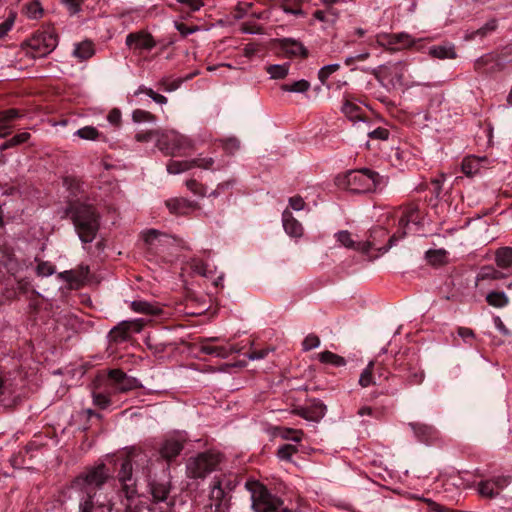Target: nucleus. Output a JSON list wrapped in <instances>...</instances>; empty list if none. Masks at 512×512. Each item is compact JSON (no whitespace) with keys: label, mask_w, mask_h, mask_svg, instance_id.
Here are the masks:
<instances>
[{"label":"nucleus","mask_w":512,"mask_h":512,"mask_svg":"<svg viewBox=\"0 0 512 512\" xmlns=\"http://www.w3.org/2000/svg\"><path fill=\"white\" fill-rule=\"evenodd\" d=\"M109 478L110 473L105 464H99L87 468L73 480L72 487L83 494L79 504V512L112 511L113 502L100 492Z\"/></svg>","instance_id":"f257e3e1"},{"label":"nucleus","mask_w":512,"mask_h":512,"mask_svg":"<svg viewBox=\"0 0 512 512\" xmlns=\"http://www.w3.org/2000/svg\"><path fill=\"white\" fill-rule=\"evenodd\" d=\"M382 177L368 168L351 170L344 176L338 177V185L353 193H368L375 191Z\"/></svg>","instance_id":"f03ea898"},{"label":"nucleus","mask_w":512,"mask_h":512,"mask_svg":"<svg viewBox=\"0 0 512 512\" xmlns=\"http://www.w3.org/2000/svg\"><path fill=\"white\" fill-rule=\"evenodd\" d=\"M70 211L81 241L84 243L92 242L99 228L98 216L94 208L86 204H76L71 207Z\"/></svg>","instance_id":"7ed1b4c3"},{"label":"nucleus","mask_w":512,"mask_h":512,"mask_svg":"<svg viewBox=\"0 0 512 512\" xmlns=\"http://www.w3.org/2000/svg\"><path fill=\"white\" fill-rule=\"evenodd\" d=\"M245 486L251 494L252 508L255 512H292L284 507L283 502L272 496L258 481L248 480Z\"/></svg>","instance_id":"20e7f679"},{"label":"nucleus","mask_w":512,"mask_h":512,"mask_svg":"<svg viewBox=\"0 0 512 512\" xmlns=\"http://www.w3.org/2000/svg\"><path fill=\"white\" fill-rule=\"evenodd\" d=\"M156 146L170 156L185 155L195 150V143L192 139L173 130L162 133Z\"/></svg>","instance_id":"39448f33"},{"label":"nucleus","mask_w":512,"mask_h":512,"mask_svg":"<svg viewBox=\"0 0 512 512\" xmlns=\"http://www.w3.org/2000/svg\"><path fill=\"white\" fill-rule=\"evenodd\" d=\"M57 35L52 30L33 34L31 38L22 43L21 48L31 57H43L52 52L57 46Z\"/></svg>","instance_id":"423d86ee"},{"label":"nucleus","mask_w":512,"mask_h":512,"mask_svg":"<svg viewBox=\"0 0 512 512\" xmlns=\"http://www.w3.org/2000/svg\"><path fill=\"white\" fill-rule=\"evenodd\" d=\"M221 462V454L216 452H204L191 457L186 464L188 477L194 479L205 478L214 471Z\"/></svg>","instance_id":"0eeeda50"},{"label":"nucleus","mask_w":512,"mask_h":512,"mask_svg":"<svg viewBox=\"0 0 512 512\" xmlns=\"http://www.w3.org/2000/svg\"><path fill=\"white\" fill-rule=\"evenodd\" d=\"M406 64L404 62L381 65L371 71L379 83L388 89H398L404 86V74Z\"/></svg>","instance_id":"6e6552de"},{"label":"nucleus","mask_w":512,"mask_h":512,"mask_svg":"<svg viewBox=\"0 0 512 512\" xmlns=\"http://www.w3.org/2000/svg\"><path fill=\"white\" fill-rule=\"evenodd\" d=\"M108 386L115 392L125 393L139 387L136 378L128 376L120 369H112L107 374Z\"/></svg>","instance_id":"1a4fd4ad"},{"label":"nucleus","mask_w":512,"mask_h":512,"mask_svg":"<svg viewBox=\"0 0 512 512\" xmlns=\"http://www.w3.org/2000/svg\"><path fill=\"white\" fill-rule=\"evenodd\" d=\"M230 499L222 488L220 480H215L210 491V504L205 512H229Z\"/></svg>","instance_id":"9d476101"},{"label":"nucleus","mask_w":512,"mask_h":512,"mask_svg":"<svg viewBox=\"0 0 512 512\" xmlns=\"http://www.w3.org/2000/svg\"><path fill=\"white\" fill-rule=\"evenodd\" d=\"M376 43L380 47L390 50H400L414 45V41L409 34H379L376 37Z\"/></svg>","instance_id":"9b49d317"},{"label":"nucleus","mask_w":512,"mask_h":512,"mask_svg":"<svg viewBox=\"0 0 512 512\" xmlns=\"http://www.w3.org/2000/svg\"><path fill=\"white\" fill-rule=\"evenodd\" d=\"M118 480L121 484V491L127 499L133 498L136 493V483L132 476V463L131 459H125L118 473Z\"/></svg>","instance_id":"f8f14e48"},{"label":"nucleus","mask_w":512,"mask_h":512,"mask_svg":"<svg viewBox=\"0 0 512 512\" xmlns=\"http://www.w3.org/2000/svg\"><path fill=\"white\" fill-rule=\"evenodd\" d=\"M126 45L134 49L151 50L156 42L150 33L139 31L127 35Z\"/></svg>","instance_id":"ddd939ff"},{"label":"nucleus","mask_w":512,"mask_h":512,"mask_svg":"<svg viewBox=\"0 0 512 512\" xmlns=\"http://www.w3.org/2000/svg\"><path fill=\"white\" fill-rule=\"evenodd\" d=\"M144 241L150 251H159L161 248L170 245L171 238L158 230L151 229L144 233Z\"/></svg>","instance_id":"4468645a"},{"label":"nucleus","mask_w":512,"mask_h":512,"mask_svg":"<svg viewBox=\"0 0 512 512\" xmlns=\"http://www.w3.org/2000/svg\"><path fill=\"white\" fill-rule=\"evenodd\" d=\"M166 206L175 215H187L190 211L200 208L197 202L189 201L185 198L169 199L166 201Z\"/></svg>","instance_id":"2eb2a0df"},{"label":"nucleus","mask_w":512,"mask_h":512,"mask_svg":"<svg viewBox=\"0 0 512 512\" xmlns=\"http://www.w3.org/2000/svg\"><path fill=\"white\" fill-rule=\"evenodd\" d=\"M428 54L432 58H436L439 60L455 59L457 57L455 47L453 44H450V43L434 45L429 48Z\"/></svg>","instance_id":"dca6fc26"},{"label":"nucleus","mask_w":512,"mask_h":512,"mask_svg":"<svg viewBox=\"0 0 512 512\" xmlns=\"http://www.w3.org/2000/svg\"><path fill=\"white\" fill-rule=\"evenodd\" d=\"M283 227L286 233L292 237H301L303 234V227L301 223L296 220L288 210L283 212Z\"/></svg>","instance_id":"f3484780"},{"label":"nucleus","mask_w":512,"mask_h":512,"mask_svg":"<svg viewBox=\"0 0 512 512\" xmlns=\"http://www.w3.org/2000/svg\"><path fill=\"white\" fill-rule=\"evenodd\" d=\"M183 449V444L175 439L166 440L161 448L160 454L167 461H171L175 457H177Z\"/></svg>","instance_id":"a211bd4d"},{"label":"nucleus","mask_w":512,"mask_h":512,"mask_svg":"<svg viewBox=\"0 0 512 512\" xmlns=\"http://www.w3.org/2000/svg\"><path fill=\"white\" fill-rule=\"evenodd\" d=\"M484 162H487L486 157L468 156L464 158L461 168L465 175L473 176L479 172Z\"/></svg>","instance_id":"6ab92c4d"},{"label":"nucleus","mask_w":512,"mask_h":512,"mask_svg":"<svg viewBox=\"0 0 512 512\" xmlns=\"http://www.w3.org/2000/svg\"><path fill=\"white\" fill-rule=\"evenodd\" d=\"M201 352L209 355H216L217 357L226 358L232 353H238L240 351L236 346H211L208 344H202L200 347Z\"/></svg>","instance_id":"aec40b11"},{"label":"nucleus","mask_w":512,"mask_h":512,"mask_svg":"<svg viewBox=\"0 0 512 512\" xmlns=\"http://www.w3.org/2000/svg\"><path fill=\"white\" fill-rule=\"evenodd\" d=\"M130 330L128 329V321H122L109 332V340L114 343H121L130 337Z\"/></svg>","instance_id":"412c9836"},{"label":"nucleus","mask_w":512,"mask_h":512,"mask_svg":"<svg viewBox=\"0 0 512 512\" xmlns=\"http://www.w3.org/2000/svg\"><path fill=\"white\" fill-rule=\"evenodd\" d=\"M131 309L136 313L158 315L162 309L158 305L143 300H135L131 303Z\"/></svg>","instance_id":"4be33fe9"},{"label":"nucleus","mask_w":512,"mask_h":512,"mask_svg":"<svg viewBox=\"0 0 512 512\" xmlns=\"http://www.w3.org/2000/svg\"><path fill=\"white\" fill-rule=\"evenodd\" d=\"M151 494L155 503L162 504L169 494V485L167 483L154 482L150 485Z\"/></svg>","instance_id":"5701e85b"},{"label":"nucleus","mask_w":512,"mask_h":512,"mask_svg":"<svg viewBox=\"0 0 512 512\" xmlns=\"http://www.w3.org/2000/svg\"><path fill=\"white\" fill-rule=\"evenodd\" d=\"M409 223V220H407L403 215L400 216L397 232L390 237L388 241V247L381 249L383 252L388 251V249L391 248L398 239L404 238L406 236V228Z\"/></svg>","instance_id":"b1692460"},{"label":"nucleus","mask_w":512,"mask_h":512,"mask_svg":"<svg viewBox=\"0 0 512 512\" xmlns=\"http://www.w3.org/2000/svg\"><path fill=\"white\" fill-rule=\"evenodd\" d=\"M495 261L498 267L508 268L512 264V248L502 247L495 253Z\"/></svg>","instance_id":"393cba45"},{"label":"nucleus","mask_w":512,"mask_h":512,"mask_svg":"<svg viewBox=\"0 0 512 512\" xmlns=\"http://www.w3.org/2000/svg\"><path fill=\"white\" fill-rule=\"evenodd\" d=\"M23 13L30 19H39L43 16V8L39 1L31 0L23 5Z\"/></svg>","instance_id":"a878e982"},{"label":"nucleus","mask_w":512,"mask_h":512,"mask_svg":"<svg viewBox=\"0 0 512 512\" xmlns=\"http://www.w3.org/2000/svg\"><path fill=\"white\" fill-rule=\"evenodd\" d=\"M319 361L325 364H331L335 367H341L346 364V360L333 352L324 351L318 354Z\"/></svg>","instance_id":"bb28decb"},{"label":"nucleus","mask_w":512,"mask_h":512,"mask_svg":"<svg viewBox=\"0 0 512 512\" xmlns=\"http://www.w3.org/2000/svg\"><path fill=\"white\" fill-rule=\"evenodd\" d=\"M73 54L80 60L89 59L94 55V47L92 42L83 41L76 45Z\"/></svg>","instance_id":"cd10ccee"},{"label":"nucleus","mask_w":512,"mask_h":512,"mask_svg":"<svg viewBox=\"0 0 512 512\" xmlns=\"http://www.w3.org/2000/svg\"><path fill=\"white\" fill-rule=\"evenodd\" d=\"M284 49H285L286 53L293 55V56L307 57V55H308V51L302 45V43L297 42L295 40H286L284 43Z\"/></svg>","instance_id":"c85d7f7f"},{"label":"nucleus","mask_w":512,"mask_h":512,"mask_svg":"<svg viewBox=\"0 0 512 512\" xmlns=\"http://www.w3.org/2000/svg\"><path fill=\"white\" fill-rule=\"evenodd\" d=\"M486 301L493 307L501 308L506 306L509 300L504 292L493 291L486 296Z\"/></svg>","instance_id":"c756f323"},{"label":"nucleus","mask_w":512,"mask_h":512,"mask_svg":"<svg viewBox=\"0 0 512 512\" xmlns=\"http://www.w3.org/2000/svg\"><path fill=\"white\" fill-rule=\"evenodd\" d=\"M426 259L432 265H442L446 262L447 252L444 249L428 250L426 252Z\"/></svg>","instance_id":"7c9ffc66"},{"label":"nucleus","mask_w":512,"mask_h":512,"mask_svg":"<svg viewBox=\"0 0 512 512\" xmlns=\"http://www.w3.org/2000/svg\"><path fill=\"white\" fill-rule=\"evenodd\" d=\"M402 214L410 223H419L420 220V212L419 207L416 204H409L400 208Z\"/></svg>","instance_id":"2f4dec72"},{"label":"nucleus","mask_w":512,"mask_h":512,"mask_svg":"<svg viewBox=\"0 0 512 512\" xmlns=\"http://www.w3.org/2000/svg\"><path fill=\"white\" fill-rule=\"evenodd\" d=\"M192 169L191 160L184 161H170L167 164V171L170 174H179Z\"/></svg>","instance_id":"473e14b6"},{"label":"nucleus","mask_w":512,"mask_h":512,"mask_svg":"<svg viewBox=\"0 0 512 512\" xmlns=\"http://www.w3.org/2000/svg\"><path fill=\"white\" fill-rule=\"evenodd\" d=\"M289 65H269L266 67V72L272 79H284L288 75Z\"/></svg>","instance_id":"72a5a7b5"},{"label":"nucleus","mask_w":512,"mask_h":512,"mask_svg":"<svg viewBox=\"0 0 512 512\" xmlns=\"http://www.w3.org/2000/svg\"><path fill=\"white\" fill-rule=\"evenodd\" d=\"M310 88V83L307 80H299L292 84H283L281 89L285 92L304 93Z\"/></svg>","instance_id":"f704fd0d"},{"label":"nucleus","mask_w":512,"mask_h":512,"mask_svg":"<svg viewBox=\"0 0 512 512\" xmlns=\"http://www.w3.org/2000/svg\"><path fill=\"white\" fill-rule=\"evenodd\" d=\"M75 135H77L79 138H81L83 140L95 141L100 138L101 134L95 127L85 126L83 128L78 129L75 132Z\"/></svg>","instance_id":"c9c22d12"},{"label":"nucleus","mask_w":512,"mask_h":512,"mask_svg":"<svg viewBox=\"0 0 512 512\" xmlns=\"http://www.w3.org/2000/svg\"><path fill=\"white\" fill-rule=\"evenodd\" d=\"M337 242L348 249H354L356 241L353 240L352 234L347 230H341L335 233Z\"/></svg>","instance_id":"e433bc0d"},{"label":"nucleus","mask_w":512,"mask_h":512,"mask_svg":"<svg viewBox=\"0 0 512 512\" xmlns=\"http://www.w3.org/2000/svg\"><path fill=\"white\" fill-rule=\"evenodd\" d=\"M478 491L481 496L487 497V498H494L496 497L499 492L496 491L495 486L493 485V482L490 480L482 481L479 483Z\"/></svg>","instance_id":"4c0bfd02"},{"label":"nucleus","mask_w":512,"mask_h":512,"mask_svg":"<svg viewBox=\"0 0 512 512\" xmlns=\"http://www.w3.org/2000/svg\"><path fill=\"white\" fill-rule=\"evenodd\" d=\"M306 409L308 411V415L313 417L317 415V422L322 419L326 413V406L319 400L313 401L310 406L306 407Z\"/></svg>","instance_id":"58836bf2"},{"label":"nucleus","mask_w":512,"mask_h":512,"mask_svg":"<svg viewBox=\"0 0 512 512\" xmlns=\"http://www.w3.org/2000/svg\"><path fill=\"white\" fill-rule=\"evenodd\" d=\"M165 133V131L161 130H148L145 132H139L135 135V139L138 142H149L153 139L156 140V143L158 142V139L161 138V134Z\"/></svg>","instance_id":"ea45409f"},{"label":"nucleus","mask_w":512,"mask_h":512,"mask_svg":"<svg viewBox=\"0 0 512 512\" xmlns=\"http://www.w3.org/2000/svg\"><path fill=\"white\" fill-rule=\"evenodd\" d=\"M298 449L296 446L291 444H285L278 448L277 450V456L281 460L290 461L292 456L297 453Z\"/></svg>","instance_id":"a19ab883"},{"label":"nucleus","mask_w":512,"mask_h":512,"mask_svg":"<svg viewBox=\"0 0 512 512\" xmlns=\"http://www.w3.org/2000/svg\"><path fill=\"white\" fill-rule=\"evenodd\" d=\"M359 107L350 101H346L342 107L343 113L351 120L361 119Z\"/></svg>","instance_id":"79ce46f5"},{"label":"nucleus","mask_w":512,"mask_h":512,"mask_svg":"<svg viewBox=\"0 0 512 512\" xmlns=\"http://www.w3.org/2000/svg\"><path fill=\"white\" fill-rule=\"evenodd\" d=\"M374 367V363L370 362L368 366L364 369V371L361 373L359 378V384L362 387H368L369 385L373 384V377H372V370Z\"/></svg>","instance_id":"37998d69"},{"label":"nucleus","mask_w":512,"mask_h":512,"mask_svg":"<svg viewBox=\"0 0 512 512\" xmlns=\"http://www.w3.org/2000/svg\"><path fill=\"white\" fill-rule=\"evenodd\" d=\"M481 279H492L499 280L505 277V274L501 271L494 269L493 267H484L479 275Z\"/></svg>","instance_id":"c03bdc74"},{"label":"nucleus","mask_w":512,"mask_h":512,"mask_svg":"<svg viewBox=\"0 0 512 512\" xmlns=\"http://www.w3.org/2000/svg\"><path fill=\"white\" fill-rule=\"evenodd\" d=\"M340 68L339 64H330L322 67L318 72V79L319 81L324 84L328 77L333 74L334 72L338 71Z\"/></svg>","instance_id":"a18cd8bd"},{"label":"nucleus","mask_w":512,"mask_h":512,"mask_svg":"<svg viewBox=\"0 0 512 512\" xmlns=\"http://www.w3.org/2000/svg\"><path fill=\"white\" fill-rule=\"evenodd\" d=\"M281 437L285 440L299 442L303 437V431L298 429L285 428L281 433Z\"/></svg>","instance_id":"49530a36"},{"label":"nucleus","mask_w":512,"mask_h":512,"mask_svg":"<svg viewBox=\"0 0 512 512\" xmlns=\"http://www.w3.org/2000/svg\"><path fill=\"white\" fill-rule=\"evenodd\" d=\"M132 118L135 122H153L155 116L148 111L137 109L133 112Z\"/></svg>","instance_id":"de8ad7c7"},{"label":"nucleus","mask_w":512,"mask_h":512,"mask_svg":"<svg viewBox=\"0 0 512 512\" xmlns=\"http://www.w3.org/2000/svg\"><path fill=\"white\" fill-rule=\"evenodd\" d=\"M190 267H191V269H192L195 273H197V274H199V275H201V276L206 277V276H207V274H208L206 264H205L202 260H200V259H198V258H192V259H191V261H190Z\"/></svg>","instance_id":"09e8293b"},{"label":"nucleus","mask_w":512,"mask_h":512,"mask_svg":"<svg viewBox=\"0 0 512 512\" xmlns=\"http://www.w3.org/2000/svg\"><path fill=\"white\" fill-rule=\"evenodd\" d=\"M187 188L195 195L198 196H204L205 195V188L204 186L196 181L195 179H190L186 181Z\"/></svg>","instance_id":"8fccbe9b"},{"label":"nucleus","mask_w":512,"mask_h":512,"mask_svg":"<svg viewBox=\"0 0 512 512\" xmlns=\"http://www.w3.org/2000/svg\"><path fill=\"white\" fill-rule=\"evenodd\" d=\"M0 117L7 123L11 125V122L19 117H21L20 111L17 109H8L0 112Z\"/></svg>","instance_id":"3c124183"},{"label":"nucleus","mask_w":512,"mask_h":512,"mask_svg":"<svg viewBox=\"0 0 512 512\" xmlns=\"http://www.w3.org/2000/svg\"><path fill=\"white\" fill-rule=\"evenodd\" d=\"M302 345H303V349L305 351H308L313 348H317L320 345V339L318 336H316L314 334H310L304 339Z\"/></svg>","instance_id":"603ef678"},{"label":"nucleus","mask_w":512,"mask_h":512,"mask_svg":"<svg viewBox=\"0 0 512 512\" xmlns=\"http://www.w3.org/2000/svg\"><path fill=\"white\" fill-rule=\"evenodd\" d=\"M192 168L199 167L202 169H210L214 164V159L211 157L207 158H195L191 160Z\"/></svg>","instance_id":"864d4df0"},{"label":"nucleus","mask_w":512,"mask_h":512,"mask_svg":"<svg viewBox=\"0 0 512 512\" xmlns=\"http://www.w3.org/2000/svg\"><path fill=\"white\" fill-rule=\"evenodd\" d=\"M94 404L104 409L110 404V399L103 393H93Z\"/></svg>","instance_id":"5fc2aeb1"},{"label":"nucleus","mask_w":512,"mask_h":512,"mask_svg":"<svg viewBox=\"0 0 512 512\" xmlns=\"http://www.w3.org/2000/svg\"><path fill=\"white\" fill-rule=\"evenodd\" d=\"M324 6H325V8L323 9V11L326 14V16L328 17V23L329 24L335 23L340 14L339 10L335 9L331 5H324Z\"/></svg>","instance_id":"6e6d98bb"},{"label":"nucleus","mask_w":512,"mask_h":512,"mask_svg":"<svg viewBox=\"0 0 512 512\" xmlns=\"http://www.w3.org/2000/svg\"><path fill=\"white\" fill-rule=\"evenodd\" d=\"M182 83L181 79H175V80H169V79H163L161 81V85L163 86V89L167 92L174 91L180 87Z\"/></svg>","instance_id":"4d7b16f0"},{"label":"nucleus","mask_w":512,"mask_h":512,"mask_svg":"<svg viewBox=\"0 0 512 512\" xmlns=\"http://www.w3.org/2000/svg\"><path fill=\"white\" fill-rule=\"evenodd\" d=\"M491 481L493 482V485L495 486L496 491L499 492L500 490H502L503 488H505L506 486L509 485L511 479L508 476H498V477L491 479Z\"/></svg>","instance_id":"13d9d810"},{"label":"nucleus","mask_w":512,"mask_h":512,"mask_svg":"<svg viewBox=\"0 0 512 512\" xmlns=\"http://www.w3.org/2000/svg\"><path fill=\"white\" fill-rule=\"evenodd\" d=\"M368 136L372 139L387 140L389 137V131L385 128H377L373 131L368 132Z\"/></svg>","instance_id":"bf43d9fd"},{"label":"nucleus","mask_w":512,"mask_h":512,"mask_svg":"<svg viewBox=\"0 0 512 512\" xmlns=\"http://www.w3.org/2000/svg\"><path fill=\"white\" fill-rule=\"evenodd\" d=\"M178 3L188 7L192 11L199 10L203 5L202 0H176Z\"/></svg>","instance_id":"052dcab7"},{"label":"nucleus","mask_w":512,"mask_h":512,"mask_svg":"<svg viewBox=\"0 0 512 512\" xmlns=\"http://www.w3.org/2000/svg\"><path fill=\"white\" fill-rule=\"evenodd\" d=\"M62 2L71 14H75L80 10L83 0H62Z\"/></svg>","instance_id":"680f3d73"},{"label":"nucleus","mask_w":512,"mask_h":512,"mask_svg":"<svg viewBox=\"0 0 512 512\" xmlns=\"http://www.w3.org/2000/svg\"><path fill=\"white\" fill-rule=\"evenodd\" d=\"M289 205L293 210L300 211L304 208L305 202L301 196H293L289 199Z\"/></svg>","instance_id":"e2e57ef3"},{"label":"nucleus","mask_w":512,"mask_h":512,"mask_svg":"<svg viewBox=\"0 0 512 512\" xmlns=\"http://www.w3.org/2000/svg\"><path fill=\"white\" fill-rule=\"evenodd\" d=\"M145 325V322L143 319H136L132 321H128V329L130 332L139 333Z\"/></svg>","instance_id":"0e129e2a"},{"label":"nucleus","mask_w":512,"mask_h":512,"mask_svg":"<svg viewBox=\"0 0 512 512\" xmlns=\"http://www.w3.org/2000/svg\"><path fill=\"white\" fill-rule=\"evenodd\" d=\"M496 21L495 20H491L489 22H487L483 27H481L480 29H478L475 34L476 35H480V36H485L488 32H491L493 30L496 29Z\"/></svg>","instance_id":"69168bd1"},{"label":"nucleus","mask_w":512,"mask_h":512,"mask_svg":"<svg viewBox=\"0 0 512 512\" xmlns=\"http://www.w3.org/2000/svg\"><path fill=\"white\" fill-rule=\"evenodd\" d=\"M148 512H174L173 508L169 506L168 504H159V503H153L149 509Z\"/></svg>","instance_id":"338daca9"},{"label":"nucleus","mask_w":512,"mask_h":512,"mask_svg":"<svg viewBox=\"0 0 512 512\" xmlns=\"http://www.w3.org/2000/svg\"><path fill=\"white\" fill-rule=\"evenodd\" d=\"M37 272L41 276H49L54 273V268L48 263H40L37 266Z\"/></svg>","instance_id":"774afa93"}]
</instances>
